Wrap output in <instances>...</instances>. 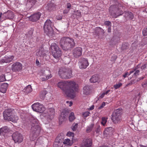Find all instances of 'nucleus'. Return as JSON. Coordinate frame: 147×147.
Masks as SVG:
<instances>
[{
  "instance_id": "aec40b11",
  "label": "nucleus",
  "mask_w": 147,
  "mask_h": 147,
  "mask_svg": "<svg viewBox=\"0 0 147 147\" xmlns=\"http://www.w3.org/2000/svg\"><path fill=\"white\" fill-rule=\"evenodd\" d=\"M57 6L54 3H48L46 7V9L49 12L56 10Z\"/></svg>"
},
{
  "instance_id": "f257e3e1",
  "label": "nucleus",
  "mask_w": 147,
  "mask_h": 147,
  "mask_svg": "<svg viewBox=\"0 0 147 147\" xmlns=\"http://www.w3.org/2000/svg\"><path fill=\"white\" fill-rule=\"evenodd\" d=\"M57 86L63 90L68 97L72 98L75 97L74 90L76 91V83L74 82L63 81L59 82Z\"/></svg>"
},
{
  "instance_id": "052dcab7",
  "label": "nucleus",
  "mask_w": 147,
  "mask_h": 147,
  "mask_svg": "<svg viewBox=\"0 0 147 147\" xmlns=\"http://www.w3.org/2000/svg\"><path fill=\"white\" fill-rule=\"evenodd\" d=\"M142 85L143 87H147V80L145 81L144 84H142Z\"/></svg>"
},
{
  "instance_id": "473e14b6",
  "label": "nucleus",
  "mask_w": 147,
  "mask_h": 147,
  "mask_svg": "<svg viewBox=\"0 0 147 147\" xmlns=\"http://www.w3.org/2000/svg\"><path fill=\"white\" fill-rule=\"evenodd\" d=\"M39 104H40V103L37 102L32 105V107L34 111L37 112V109L38 107V106L39 105Z\"/></svg>"
},
{
  "instance_id": "49530a36",
  "label": "nucleus",
  "mask_w": 147,
  "mask_h": 147,
  "mask_svg": "<svg viewBox=\"0 0 147 147\" xmlns=\"http://www.w3.org/2000/svg\"><path fill=\"white\" fill-rule=\"evenodd\" d=\"M134 17V16L133 13L131 12H129L128 17V18L129 19L131 20L133 19Z\"/></svg>"
},
{
  "instance_id": "393cba45",
  "label": "nucleus",
  "mask_w": 147,
  "mask_h": 147,
  "mask_svg": "<svg viewBox=\"0 0 147 147\" xmlns=\"http://www.w3.org/2000/svg\"><path fill=\"white\" fill-rule=\"evenodd\" d=\"M30 124L31 126H39L38 120L33 117H31L30 119Z\"/></svg>"
},
{
  "instance_id": "72a5a7b5",
  "label": "nucleus",
  "mask_w": 147,
  "mask_h": 147,
  "mask_svg": "<svg viewBox=\"0 0 147 147\" xmlns=\"http://www.w3.org/2000/svg\"><path fill=\"white\" fill-rule=\"evenodd\" d=\"M69 118V120L70 122H72L75 119L74 113L73 112H71L70 113Z\"/></svg>"
},
{
  "instance_id": "a19ab883",
  "label": "nucleus",
  "mask_w": 147,
  "mask_h": 147,
  "mask_svg": "<svg viewBox=\"0 0 147 147\" xmlns=\"http://www.w3.org/2000/svg\"><path fill=\"white\" fill-rule=\"evenodd\" d=\"M70 60L69 58L66 57L64 59V63L65 64H68L70 62Z\"/></svg>"
},
{
  "instance_id": "37998d69",
  "label": "nucleus",
  "mask_w": 147,
  "mask_h": 147,
  "mask_svg": "<svg viewBox=\"0 0 147 147\" xmlns=\"http://www.w3.org/2000/svg\"><path fill=\"white\" fill-rule=\"evenodd\" d=\"M107 122V121L105 118L104 117L102 118L101 123L103 126H105V123Z\"/></svg>"
},
{
  "instance_id": "c03bdc74",
  "label": "nucleus",
  "mask_w": 147,
  "mask_h": 147,
  "mask_svg": "<svg viewBox=\"0 0 147 147\" xmlns=\"http://www.w3.org/2000/svg\"><path fill=\"white\" fill-rule=\"evenodd\" d=\"M5 80V77L4 75L2 74L0 76V82L4 81Z\"/></svg>"
},
{
  "instance_id": "ea45409f",
  "label": "nucleus",
  "mask_w": 147,
  "mask_h": 147,
  "mask_svg": "<svg viewBox=\"0 0 147 147\" xmlns=\"http://www.w3.org/2000/svg\"><path fill=\"white\" fill-rule=\"evenodd\" d=\"M74 14L76 16L79 17H80L81 16V12L80 10H77L75 11L74 12Z\"/></svg>"
},
{
  "instance_id": "c85d7f7f",
  "label": "nucleus",
  "mask_w": 147,
  "mask_h": 147,
  "mask_svg": "<svg viewBox=\"0 0 147 147\" xmlns=\"http://www.w3.org/2000/svg\"><path fill=\"white\" fill-rule=\"evenodd\" d=\"M9 129L7 126H5L0 129V133H7L9 131Z\"/></svg>"
},
{
  "instance_id": "c756f323",
  "label": "nucleus",
  "mask_w": 147,
  "mask_h": 147,
  "mask_svg": "<svg viewBox=\"0 0 147 147\" xmlns=\"http://www.w3.org/2000/svg\"><path fill=\"white\" fill-rule=\"evenodd\" d=\"M129 44L127 43H123L121 46V49L123 51L126 50L129 48Z\"/></svg>"
},
{
  "instance_id": "5fc2aeb1",
  "label": "nucleus",
  "mask_w": 147,
  "mask_h": 147,
  "mask_svg": "<svg viewBox=\"0 0 147 147\" xmlns=\"http://www.w3.org/2000/svg\"><path fill=\"white\" fill-rule=\"evenodd\" d=\"M138 81V80H132L131 81V82L129 83L128 84V85H131L132 84H135V83H136Z\"/></svg>"
},
{
  "instance_id": "cd10ccee",
  "label": "nucleus",
  "mask_w": 147,
  "mask_h": 147,
  "mask_svg": "<svg viewBox=\"0 0 147 147\" xmlns=\"http://www.w3.org/2000/svg\"><path fill=\"white\" fill-rule=\"evenodd\" d=\"M18 119V118L17 116L15 115L13 116L12 115V116L9 119L8 121H11L13 123H16Z\"/></svg>"
},
{
  "instance_id": "5701e85b",
  "label": "nucleus",
  "mask_w": 147,
  "mask_h": 147,
  "mask_svg": "<svg viewBox=\"0 0 147 147\" xmlns=\"http://www.w3.org/2000/svg\"><path fill=\"white\" fill-rule=\"evenodd\" d=\"M114 131V129L111 127H107L106 128L104 131V134L111 135L112 134Z\"/></svg>"
},
{
  "instance_id": "3c124183",
  "label": "nucleus",
  "mask_w": 147,
  "mask_h": 147,
  "mask_svg": "<svg viewBox=\"0 0 147 147\" xmlns=\"http://www.w3.org/2000/svg\"><path fill=\"white\" fill-rule=\"evenodd\" d=\"M136 70V68L135 69ZM140 72V71L139 70H135V73H134V76H136L139 75V73Z\"/></svg>"
},
{
  "instance_id": "6e6552de",
  "label": "nucleus",
  "mask_w": 147,
  "mask_h": 147,
  "mask_svg": "<svg viewBox=\"0 0 147 147\" xmlns=\"http://www.w3.org/2000/svg\"><path fill=\"white\" fill-rule=\"evenodd\" d=\"M52 50H54L52 53L53 56L55 59H58L61 56V51L58 45L55 43H52L51 47Z\"/></svg>"
},
{
  "instance_id": "09e8293b",
  "label": "nucleus",
  "mask_w": 147,
  "mask_h": 147,
  "mask_svg": "<svg viewBox=\"0 0 147 147\" xmlns=\"http://www.w3.org/2000/svg\"><path fill=\"white\" fill-rule=\"evenodd\" d=\"M129 12H124V13H123L122 14V15L123 14L125 18H128Z\"/></svg>"
},
{
  "instance_id": "de8ad7c7",
  "label": "nucleus",
  "mask_w": 147,
  "mask_h": 147,
  "mask_svg": "<svg viewBox=\"0 0 147 147\" xmlns=\"http://www.w3.org/2000/svg\"><path fill=\"white\" fill-rule=\"evenodd\" d=\"M105 24L108 26L109 27L111 26V22L109 21H106L104 22Z\"/></svg>"
},
{
  "instance_id": "f8f14e48",
  "label": "nucleus",
  "mask_w": 147,
  "mask_h": 147,
  "mask_svg": "<svg viewBox=\"0 0 147 147\" xmlns=\"http://www.w3.org/2000/svg\"><path fill=\"white\" fill-rule=\"evenodd\" d=\"M79 64L80 69H86L89 65L88 60L84 58H81L79 60Z\"/></svg>"
},
{
  "instance_id": "2eb2a0df",
  "label": "nucleus",
  "mask_w": 147,
  "mask_h": 147,
  "mask_svg": "<svg viewBox=\"0 0 147 147\" xmlns=\"http://www.w3.org/2000/svg\"><path fill=\"white\" fill-rule=\"evenodd\" d=\"M22 65L20 62H17L14 63L11 66V69L14 72L20 71L22 69Z\"/></svg>"
},
{
  "instance_id": "dca6fc26",
  "label": "nucleus",
  "mask_w": 147,
  "mask_h": 147,
  "mask_svg": "<svg viewBox=\"0 0 147 147\" xmlns=\"http://www.w3.org/2000/svg\"><path fill=\"white\" fill-rule=\"evenodd\" d=\"M14 17V14L10 10H8L3 14L2 18L5 19H12Z\"/></svg>"
},
{
  "instance_id": "338daca9",
  "label": "nucleus",
  "mask_w": 147,
  "mask_h": 147,
  "mask_svg": "<svg viewBox=\"0 0 147 147\" xmlns=\"http://www.w3.org/2000/svg\"><path fill=\"white\" fill-rule=\"evenodd\" d=\"M111 32V26L109 27L108 29V32Z\"/></svg>"
},
{
  "instance_id": "6ab92c4d",
  "label": "nucleus",
  "mask_w": 147,
  "mask_h": 147,
  "mask_svg": "<svg viewBox=\"0 0 147 147\" xmlns=\"http://www.w3.org/2000/svg\"><path fill=\"white\" fill-rule=\"evenodd\" d=\"M14 57L12 55L9 57L8 56L4 57L3 58L1 59L0 61L1 63H9L11 62L13 59Z\"/></svg>"
},
{
  "instance_id": "864d4df0",
  "label": "nucleus",
  "mask_w": 147,
  "mask_h": 147,
  "mask_svg": "<svg viewBox=\"0 0 147 147\" xmlns=\"http://www.w3.org/2000/svg\"><path fill=\"white\" fill-rule=\"evenodd\" d=\"M70 141V140L69 139H65L63 142V144H68L69 143Z\"/></svg>"
},
{
  "instance_id": "0e129e2a",
  "label": "nucleus",
  "mask_w": 147,
  "mask_h": 147,
  "mask_svg": "<svg viewBox=\"0 0 147 147\" xmlns=\"http://www.w3.org/2000/svg\"><path fill=\"white\" fill-rule=\"evenodd\" d=\"M105 94L104 92L103 93L100 95L99 96L98 98H102L104 97Z\"/></svg>"
},
{
  "instance_id": "680f3d73",
  "label": "nucleus",
  "mask_w": 147,
  "mask_h": 147,
  "mask_svg": "<svg viewBox=\"0 0 147 147\" xmlns=\"http://www.w3.org/2000/svg\"><path fill=\"white\" fill-rule=\"evenodd\" d=\"M71 7V4L69 3H67V8L68 9H70V8Z\"/></svg>"
},
{
  "instance_id": "a878e982",
  "label": "nucleus",
  "mask_w": 147,
  "mask_h": 147,
  "mask_svg": "<svg viewBox=\"0 0 147 147\" xmlns=\"http://www.w3.org/2000/svg\"><path fill=\"white\" fill-rule=\"evenodd\" d=\"M95 32L98 36H99L100 35H104L105 32L100 27H98L96 28Z\"/></svg>"
},
{
  "instance_id": "423d86ee",
  "label": "nucleus",
  "mask_w": 147,
  "mask_h": 147,
  "mask_svg": "<svg viewBox=\"0 0 147 147\" xmlns=\"http://www.w3.org/2000/svg\"><path fill=\"white\" fill-rule=\"evenodd\" d=\"M109 14L112 17L115 18L117 16L122 15L123 11H121L119 7L117 5H111L109 9Z\"/></svg>"
},
{
  "instance_id": "20e7f679",
  "label": "nucleus",
  "mask_w": 147,
  "mask_h": 147,
  "mask_svg": "<svg viewBox=\"0 0 147 147\" xmlns=\"http://www.w3.org/2000/svg\"><path fill=\"white\" fill-rule=\"evenodd\" d=\"M53 24L49 19L46 20L43 26L45 33L49 37L52 36L53 34V30L52 27Z\"/></svg>"
},
{
  "instance_id": "bf43d9fd",
  "label": "nucleus",
  "mask_w": 147,
  "mask_h": 147,
  "mask_svg": "<svg viewBox=\"0 0 147 147\" xmlns=\"http://www.w3.org/2000/svg\"><path fill=\"white\" fill-rule=\"evenodd\" d=\"M117 58V56L116 55H114L112 56L111 60L112 61H115Z\"/></svg>"
},
{
  "instance_id": "0eeeda50",
  "label": "nucleus",
  "mask_w": 147,
  "mask_h": 147,
  "mask_svg": "<svg viewBox=\"0 0 147 147\" xmlns=\"http://www.w3.org/2000/svg\"><path fill=\"white\" fill-rule=\"evenodd\" d=\"M40 131V129L39 126H31L30 134V140L34 141L39 134Z\"/></svg>"
},
{
  "instance_id": "4be33fe9",
  "label": "nucleus",
  "mask_w": 147,
  "mask_h": 147,
  "mask_svg": "<svg viewBox=\"0 0 147 147\" xmlns=\"http://www.w3.org/2000/svg\"><path fill=\"white\" fill-rule=\"evenodd\" d=\"M92 87L90 85H86L83 88V93L86 95L89 94L90 92Z\"/></svg>"
},
{
  "instance_id": "7ed1b4c3",
  "label": "nucleus",
  "mask_w": 147,
  "mask_h": 147,
  "mask_svg": "<svg viewBox=\"0 0 147 147\" xmlns=\"http://www.w3.org/2000/svg\"><path fill=\"white\" fill-rule=\"evenodd\" d=\"M72 72V70L70 69L63 67L60 68L58 73L61 78L65 79L71 78Z\"/></svg>"
},
{
  "instance_id": "a18cd8bd",
  "label": "nucleus",
  "mask_w": 147,
  "mask_h": 147,
  "mask_svg": "<svg viewBox=\"0 0 147 147\" xmlns=\"http://www.w3.org/2000/svg\"><path fill=\"white\" fill-rule=\"evenodd\" d=\"M122 85V84L121 83H119L118 84L114 85V87L115 89H117L121 87Z\"/></svg>"
},
{
  "instance_id": "774afa93",
  "label": "nucleus",
  "mask_w": 147,
  "mask_h": 147,
  "mask_svg": "<svg viewBox=\"0 0 147 147\" xmlns=\"http://www.w3.org/2000/svg\"><path fill=\"white\" fill-rule=\"evenodd\" d=\"M143 41L145 42H144V45L147 44V38L145 39V40H144Z\"/></svg>"
},
{
  "instance_id": "2f4dec72",
  "label": "nucleus",
  "mask_w": 147,
  "mask_h": 147,
  "mask_svg": "<svg viewBox=\"0 0 147 147\" xmlns=\"http://www.w3.org/2000/svg\"><path fill=\"white\" fill-rule=\"evenodd\" d=\"M24 92L28 93L32 91V88L30 85H28L24 89Z\"/></svg>"
},
{
  "instance_id": "b1692460",
  "label": "nucleus",
  "mask_w": 147,
  "mask_h": 147,
  "mask_svg": "<svg viewBox=\"0 0 147 147\" xmlns=\"http://www.w3.org/2000/svg\"><path fill=\"white\" fill-rule=\"evenodd\" d=\"M8 85V84L7 83H2L0 86V92L3 93H5L7 90Z\"/></svg>"
},
{
  "instance_id": "e433bc0d",
  "label": "nucleus",
  "mask_w": 147,
  "mask_h": 147,
  "mask_svg": "<svg viewBox=\"0 0 147 147\" xmlns=\"http://www.w3.org/2000/svg\"><path fill=\"white\" fill-rule=\"evenodd\" d=\"M136 69H134L132 71H130V72L129 73H128V72H126L125 73V74L123 75V76L124 78H125L126 77L127 75H129L131 74L132 73L134 72V71H135Z\"/></svg>"
},
{
  "instance_id": "bb28decb",
  "label": "nucleus",
  "mask_w": 147,
  "mask_h": 147,
  "mask_svg": "<svg viewBox=\"0 0 147 147\" xmlns=\"http://www.w3.org/2000/svg\"><path fill=\"white\" fill-rule=\"evenodd\" d=\"M99 80V78L97 75H94L92 76L90 79V81L91 83H95L97 82Z\"/></svg>"
},
{
  "instance_id": "8fccbe9b",
  "label": "nucleus",
  "mask_w": 147,
  "mask_h": 147,
  "mask_svg": "<svg viewBox=\"0 0 147 147\" xmlns=\"http://www.w3.org/2000/svg\"><path fill=\"white\" fill-rule=\"evenodd\" d=\"M78 123H75V124L73 126L72 129L73 131H74L76 130L77 128L78 127Z\"/></svg>"
},
{
  "instance_id": "412c9836",
  "label": "nucleus",
  "mask_w": 147,
  "mask_h": 147,
  "mask_svg": "<svg viewBox=\"0 0 147 147\" xmlns=\"http://www.w3.org/2000/svg\"><path fill=\"white\" fill-rule=\"evenodd\" d=\"M47 52L44 50V48L41 47L39 48L38 51L36 53V55L38 56L43 57L46 55V53Z\"/></svg>"
},
{
  "instance_id": "4c0bfd02",
  "label": "nucleus",
  "mask_w": 147,
  "mask_h": 147,
  "mask_svg": "<svg viewBox=\"0 0 147 147\" xmlns=\"http://www.w3.org/2000/svg\"><path fill=\"white\" fill-rule=\"evenodd\" d=\"M142 34L143 36H147V26L144 28L142 30Z\"/></svg>"
},
{
  "instance_id": "7c9ffc66",
  "label": "nucleus",
  "mask_w": 147,
  "mask_h": 147,
  "mask_svg": "<svg viewBox=\"0 0 147 147\" xmlns=\"http://www.w3.org/2000/svg\"><path fill=\"white\" fill-rule=\"evenodd\" d=\"M45 108L42 105H40V104H39L38 106L37 109V112H40V113L43 112L45 111Z\"/></svg>"
},
{
  "instance_id": "4d7b16f0",
  "label": "nucleus",
  "mask_w": 147,
  "mask_h": 147,
  "mask_svg": "<svg viewBox=\"0 0 147 147\" xmlns=\"http://www.w3.org/2000/svg\"><path fill=\"white\" fill-rule=\"evenodd\" d=\"M147 67V64L146 63L142 65L141 67V68L143 70L145 69Z\"/></svg>"
},
{
  "instance_id": "f704fd0d",
  "label": "nucleus",
  "mask_w": 147,
  "mask_h": 147,
  "mask_svg": "<svg viewBox=\"0 0 147 147\" xmlns=\"http://www.w3.org/2000/svg\"><path fill=\"white\" fill-rule=\"evenodd\" d=\"M47 92L46 90H43L41 92V94L40 95L41 98H42V99H44L45 97V96L47 93Z\"/></svg>"
},
{
  "instance_id": "6e6d98bb",
  "label": "nucleus",
  "mask_w": 147,
  "mask_h": 147,
  "mask_svg": "<svg viewBox=\"0 0 147 147\" xmlns=\"http://www.w3.org/2000/svg\"><path fill=\"white\" fill-rule=\"evenodd\" d=\"M89 114L90 113L89 112H86L84 113L83 115L84 117H86L89 115Z\"/></svg>"
},
{
  "instance_id": "9b49d317",
  "label": "nucleus",
  "mask_w": 147,
  "mask_h": 147,
  "mask_svg": "<svg viewBox=\"0 0 147 147\" xmlns=\"http://www.w3.org/2000/svg\"><path fill=\"white\" fill-rule=\"evenodd\" d=\"M69 113V110H64L62 111L59 118L60 123H62L65 121L66 118L68 116Z\"/></svg>"
},
{
  "instance_id": "69168bd1",
  "label": "nucleus",
  "mask_w": 147,
  "mask_h": 147,
  "mask_svg": "<svg viewBox=\"0 0 147 147\" xmlns=\"http://www.w3.org/2000/svg\"><path fill=\"white\" fill-rule=\"evenodd\" d=\"M69 9H65L63 11V13L65 14H67L68 12L69 11Z\"/></svg>"
},
{
  "instance_id": "603ef678",
  "label": "nucleus",
  "mask_w": 147,
  "mask_h": 147,
  "mask_svg": "<svg viewBox=\"0 0 147 147\" xmlns=\"http://www.w3.org/2000/svg\"><path fill=\"white\" fill-rule=\"evenodd\" d=\"M105 102H103L101 105L98 108V109H102L105 106Z\"/></svg>"
},
{
  "instance_id": "4468645a",
  "label": "nucleus",
  "mask_w": 147,
  "mask_h": 147,
  "mask_svg": "<svg viewBox=\"0 0 147 147\" xmlns=\"http://www.w3.org/2000/svg\"><path fill=\"white\" fill-rule=\"evenodd\" d=\"M55 110L54 108H49L48 110V115L46 116L47 120L49 121L53 119L54 116Z\"/></svg>"
},
{
  "instance_id": "f3484780",
  "label": "nucleus",
  "mask_w": 147,
  "mask_h": 147,
  "mask_svg": "<svg viewBox=\"0 0 147 147\" xmlns=\"http://www.w3.org/2000/svg\"><path fill=\"white\" fill-rule=\"evenodd\" d=\"M92 141L91 139H86L84 140L81 145V147H92Z\"/></svg>"
},
{
  "instance_id": "79ce46f5",
  "label": "nucleus",
  "mask_w": 147,
  "mask_h": 147,
  "mask_svg": "<svg viewBox=\"0 0 147 147\" xmlns=\"http://www.w3.org/2000/svg\"><path fill=\"white\" fill-rule=\"evenodd\" d=\"M27 2L30 3L31 5L32 6L36 2V0H27Z\"/></svg>"
},
{
  "instance_id": "e2e57ef3",
  "label": "nucleus",
  "mask_w": 147,
  "mask_h": 147,
  "mask_svg": "<svg viewBox=\"0 0 147 147\" xmlns=\"http://www.w3.org/2000/svg\"><path fill=\"white\" fill-rule=\"evenodd\" d=\"M100 130V127H98L96 130V131L97 133H98Z\"/></svg>"
},
{
  "instance_id": "13d9d810",
  "label": "nucleus",
  "mask_w": 147,
  "mask_h": 147,
  "mask_svg": "<svg viewBox=\"0 0 147 147\" xmlns=\"http://www.w3.org/2000/svg\"><path fill=\"white\" fill-rule=\"evenodd\" d=\"M67 135L73 137L74 136V134L73 133L69 132L67 133Z\"/></svg>"
},
{
  "instance_id": "9d476101",
  "label": "nucleus",
  "mask_w": 147,
  "mask_h": 147,
  "mask_svg": "<svg viewBox=\"0 0 147 147\" xmlns=\"http://www.w3.org/2000/svg\"><path fill=\"white\" fill-rule=\"evenodd\" d=\"M82 51L81 47H78L74 49L72 51L73 57L75 58H79L82 55Z\"/></svg>"
},
{
  "instance_id": "1a4fd4ad",
  "label": "nucleus",
  "mask_w": 147,
  "mask_h": 147,
  "mask_svg": "<svg viewBox=\"0 0 147 147\" xmlns=\"http://www.w3.org/2000/svg\"><path fill=\"white\" fill-rule=\"evenodd\" d=\"M12 138L15 143H20L23 140L22 135L18 131L14 133L12 135Z\"/></svg>"
},
{
  "instance_id": "c9c22d12",
  "label": "nucleus",
  "mask_w": 147,
  "mask_h": 147,
  "mask_svg": "<svg viewBox=\"0 0 147 147\" xmlns=\"http://www.w3.org/2000/svg\"><path fill=\"white\" fill-rule=\"evenodd\" d=\"M45 76H46L45 77L42 78L41 79V80L42 81H44L47 80L48 79L51 78L52 77L51 75V74L49 76H47V75H45Z\"/></svg>"
},
{
  "instance_id": "ddd939ff",
  "label": "nucleus",
  "mask_w": 147,
  "mask_h": 147,
  "mask_svg": "<svg viewBox=\"0 0 147 147\" xmlns=\"http://www.w3.org/2000/svg\"><path fill=\"white\" fill-rule=\"evenodd\" d=\"M12 114V110L11 109H6L3 112L4 119L6 120H8Z\"/></svg>"
},
{
  "instance_id": "f03ea898",
  "label": "nucleus",
  "mask_w": 147,
  "mask_h": 147,
  "mask_svg": "<svg viewBox=\"0 0 147 147\" xmlns=\"http://www.w3.org/2000/svg\"><path fill=\"white\" fill-rule=\"evenodd\" d=\"M60 46L62 49L65 51L71 50L75 45L74 40L69 37H63L60 41Z\"/></svg>"
},
{
  "instance_id": "58836bf2",
  "label": "nucleus",
  "mask_w": 147,
  "mask_h": 147,
  "mask_svg": "<svg viewBox=\"0 0 147 147\" xmlns=\"http://www.w3.org/2000/svg\"><path fill=\"white\" fill-rule=\"evenodd\" d=\"M33 30L32 29L30 30L27 34V36L28 37H31L33 34Z\"/></svg>"
},
{
  "instance_id": "39448f33",
  "label": "nucleus",
  "mask_w": 147,
  "mask_h": 147,
  "mask_svg": "<svg viewBox=\"0 0 147 147\" xmlns=\"http://www.w3.org/2000/svg\"><path fill=\"white\" fill-rule=\"evenodd\" d=\"M121 108L115 110L112 114L111 119L114 123H119L121 120Z\"/></svg>"
},
{
  "instance_id": "a211bd4d",
  "label": "nucleus",
  "mask_w": 147,
  "mask_h": 147,
  "mask_svg": "<svg viewBox=\"0 0 147 147\" xmlns=\"http://www.w3.org/2000/svg\"><path fill=\"white\" fill-rule=\"evenodd\" d=\"M41 13L38 12L31 15L29 18V19L32 22L37 21L39 19Z\"/></svg>"
}]
</instances>
